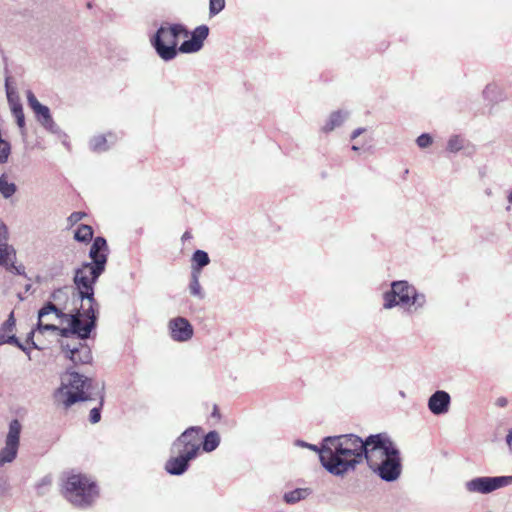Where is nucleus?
Listing matches in <instances>:
<instances>
[{"instance_id":"obj_1","label":"nucleus","mask_w":512,"mask_h":512,"mask_svg":"<svg viewBox=\"0 0 512 512\" xmlns=\"http://www.w3.org/2000/svg\"><path fill=\"white\" fill-rule=\"evenodd\" d=\"M82 341L76 338L61 341L65 358L72 362L73 368L92 361L91 349ZM66 375L67 378L62 380L60 387L53 395L55 404L64 409L70 408L77 402L88 400V390L91 386V379L73 371L72 367H68Z\"/></svg>"},{"instance_id":"obj_2","label":"nucleus","mask_w":512,"mask_h":512,"mask_svg":"<svg viewBox=\"0 0 512 512\" xmlns=\"http://www.w3.org/2000/svg\"><path fill=\"white\" fill-rule=\"evenodd\" d=\"M208 35L207 25H200L190 33L183 24H165L157 30L151 42L162 59L171 60L178 51L195 53L201 50Z\"/></svg>"},{"instance_id":"obj_3","label":"nucleus","mask_w":512,"mask_h":512,"mask_svg":"<svg viewBox=\"0 0 512 512\" xmlns=\"http://www.w3.org/2000/svg\"><path fill=\"white\" fill-rule=\"evenodd\" d=\"M366 439L354 434L325 438L319 456L322 465L334 475H342L364 459Z\"/></svg>"},{"instance_id":"obj_4","label":"nucleus","mask_w":512,"mask_h":512,"mask_svg":"<svg viewBox=\"0 0 512 512\" xmlns=\"http://www.w3.org/2000/svg\"><path fill=\"white\" fill-rule=\"evenodd\" d=\"M85 308L82 305V312L77 310L75 314H66L58 309L54 304L48 303L40 309L38 313L39 322L38 327L45 330H57V326L51 323H44V317L50 313H54L57 318L60 319V323L65 325L60 329V335L64 337V340H71L76 338L77 340H86L89 338L92 329L96 325V310L94 304H87Z\"/></svg>"},{"instance_id":"obj_5","label":"nucleus","mask_w":512,"mask_h":512,"mask_svg":"<svg viewBox=\"0 0 512 512\" xmlns=\"http://www.w3.org/2000/svg\"><path fill=\"white\" fill-rule=\"evenodd\" d=\"M106 251V240L102 237L95 238L89 253L93 263H84L75 272L74 283L78 289L79 297L82 301L86 300L87 304L97 305L94 299L93 285L105 270L107 262Z\"/></svg>"},{"instance_id":"obj_6","label":"nucleus","mask_w":512,"mask_h":512,"mask_svg":"<svg viewBox=\"0 0 512 512\" xmlns=\"http://www.w3.org/2000/svg\"><path fill=\"white\" fill-rule=\"evenodd\" d=\"M203 430L192 426L186 429L172 444V456L165 464V470L171 475L183 474L189 462L196 458L201 448Z\"/></svg>"},{"instance_id":"obj_7","label":"nucleus","mask_w":512,"mask_h":512,"mask_svg":"<svg viewBox=\"0 0 512 512\" xmlns=\"http://www.w3.org/2000/svg\"><path fill=\"white\" fill-rule=\"evenodd\" d=\"M61 494L73 506L87 508L98 498L99 489L92 477L71 471L63 475Z\"/></svg>"},{"instance_id":"obj_8","label":"nucleus","mask_w":512,"mask_h":512,"mask_svg":"<svg viewBox=\"0 0 512 512\" xmlns=\"http://www.w3.org/2000/svg\"><path fill=\"white\" fill-rule=\"evenodd\" d=\"M383 299L385 309H390L396 305L410 306L416 304L422 306L424 303V296L418 295L416 289L406 281L393 282L391 290L384 293Z\"/></svg>"},{"instance_id":"obj_9","label":"nucleus","mask_w":512,"mask_h":512,"mask_svg":"<svg viewBox=\"0 0 512 512\" xmlns=\"http://www.w3.org/2000/svg\"><path fill=\"white\" fill-rule=\"evenodd\" d=\"M365 446L364 459L371 469L379 467V463L392 456V452L398 451L385 433L368 436Z\"/></svg>"},{"instance_id":"obj_10","label":"nucleus","mask_w":512,"mask_h":512,"mask_svg":"<svg viewBox=\"0 0 512 512\" xmlns=\"http://www.w3.org/2000/svg\"><path fill=\"white\" fill-rule=\"evenodd\" d=\"M21 430L22 425L17 419L10 422L9 431L5 439V446L0 450V466L11 463L16 458L20 444Z\"/></svg>"},{"instance_id":"obj_11","label":"nucleus","mask_w":512,"mask_h":512,"mask_svg":"<svg viewBox=\"0 0 512 512\" xmlns=\"http://www.w3.org/2000/svg\"><path fill=\"white\" fill-rule=\"evenodd\" d=\"M8 229L7 226L0 222V265L4 266L7 270L16 274H23L24 267H17L14 264L15 250L12 246L8 245Z\"/></svg>"},{"instance_id":"obj_12","label":"nucleus","mask_w":512,"mask_h":512,"mask_svg":"<svg viewBox=\"0 0 512 512\" xmlns=\"http://www.w3.org/2000/svg\"><path fill=\"white\" fill-rule=\"evenodd\" d=\"M511 480L512 476L479 477L469 481L466 486L470 492L486 494L510 484Z\"/></svg>"},{"instance_id":"obj_13","label":"nucleus","mask_w":512,"mask_h":512,"mask_svg":"<svg viewBox=\"0 0 512 512\" xmlns=\"http://www.w3.org/2000/svg\"><path fill=\"white\" fill-rule=\"evenodd\" d=\"M372 470L378 472L379 476L386 481H393L398 478L401 472L399 451L392 452V456L385 458L379 467Z\"/></svg>"},{"instance_id":"obj_14","label":"nucleus","mask_w":512,"mask_h":512,"mask_svg":"<svg viewBox=\"0 0 512 512\" xmlns=\"http://www.w3.org/2000/svg\"><path fill=\"white\" fill-rule=\"evenodd\" d=\"M169 329L172 339L178 342L188 341L193 336L192 325L183 317L170 320Z\"/></svg>"},{"instance_id":"obj_15","label":"nucleus","mask_w":512,"mask_h":512,"mask_svg":"<svg viewBox=\"0 0 512 512\" xmlns=\"http://www.w3.org/2000/svg\"><path fill=\"white\" fill-rule=\"evenodd\" d=\"M449 404V394L445 391H437L430 397L428 407L432 413L439 415L448 411Z\"/></svg>"},{"instance_id":"obj_16","label":"nucleus","mask_w":512,"mask_h":512,"mask_svg":"<svg viewBox=\"0 0 512 512\" xmlns=\"http://www.w3.org/2000/svg\"><path fill=\"white\" fill-rule=\"evenodd\" d=\"M27 99L29 106L33 109L41 123L45 126L51 124L52 117L50 115L49 108L42 105L32 92L28 93Z\"/></svg>"},{"instance_id":"obj_17","label":"nucleus","mask_w":512,"mask_h":512,"mask_svg":"<svg viewBox=\"0 0 512 512\" xmlns=\"http://www.w3.org/2000/svg\"><path fill=\"white\" fill-rule=\"evenodd\" d=\"M210 262L208 254L203 250H196L192 256V273H201L204 266Z\"/></svg>"},{"instance_id":"obj_18","label":"nucleus","mask_w":512,"mask_h":512,"mask_svg":"<svg viewBox=\"0 0 512 512\" xmlns=\"http://www.w3.org/2000/svg\"><path fill=\"white\" fill-rule=\"evenodd\" d=\"M220 443V436L216 431H210L205 437L203 442L201 441V445L203 450L206 452H211L215 450Z\"/></svg>"},{"instance_id":"obj_19","label":"nucleus","mask_w":512,"mask_h":512,"mask_svg":"<svg viewBox=\"0 0 512 512\" xmlns=\"http://www.w3.org/2000/svg\"><path fill=\"white\" fill-rule=\"evenodd\" d=\"M344 121V115L340 111H336L331 113L328 121L323 126L322 130L324 132H330L334 130L336 127H339Z\"/></svg>"},{"instance_id":"obj_20","label":"nucleus","mask_w":512,"mask_h":512,"mask_svg":"<svg viewBox=\"0 0 512 512\" xmlns=\"http://www.w3.org/2000/svg\"><path fill=\"white\" fill-rule=\"evenodd\" d=\"M74 237L79 242H89L93 238V229L90 225L82 224L77 228Z\"/></svg>"},{"instance_id":"obj_21","label":"nucleus","mask_w":512,"mask_h":512,"mask_svg":"<svg viewBox=\"0 0 512 512\" xmlns=\"http://www.w3.org/2000/svg\"><path fill=\"white\" fill-rule=\"evenodd\" d=\"M16 192V185L12 182H8L5 174L0 177V193L5 198L11 197Z\"/></svg>"},{"instance_id":"obj_22","label":"nucleus","mask_w":512,"mask_h":512,"mask_svg":"<svg viewBox=\"0 0 512 512\" xmlns=\"http://www.w3.org/2000/svg\"><path fill=\"white\" fill-rule=\"evenodd\" d=\"M307 495L306 489H295L284 495V499L287 503H296L301 499H304Z\"/></svg>"},{"instance_id":"obj_23","label":"nucleus","mask_w":512,"mask_h":512,"mask_svg":"<svg viewBox=\"0 0 512 512\" xmlns=\"http://www.w3.org/2000/svg\"><path fill=\"white\" fill-rule=\"evenodd\" d=\"M12 113L16 118L17 125L23 129L25 127V117L22 105L19 102L12 103Z\"/></svg>"},{"instance_id":"obj_24","label":"nucleus","mask_w":512,"mask_h":512,"mask_svg":"<svg viewBox=\"0 0 512 512\" xmlns=\"http://www.w3.org/2000/svg\"><path fill=\"white\" fill-rule=\"evenodd\" d=\"M7 332L8 331H3L2 329L0 330V345L6 344V343L14 344V345L18 346L20 349L24 350L25 348L18 341V339L15 337V335L10 334V333L6 334Z\"/></svg>"},{"instance_id":"obj_25","label":"nucleus","mask_w":512,"mask_h":512,"mask_svg":"<svg viewBox=\"0 0 512 512\" xmlns=\"http://www.w3.org/2000/svg\"><path fill=\"white\" fill-rule=\"evenodd\" d=\"M199 275L198 273H192V279L190 282V293L194 296L202 297L201 293V285L199 283Z\"/></svg>"},{"instance_id":"obj_26","label":"nucleus","mask_w":512,"mask_h":512,"mask_svg":"<svg viewBox=\"0 0 512 512\" xmlns=\"http://www.w3.org/2000/svg\"><path fill=\"white\" fill-rule=\"evenodd\" d=\"M225 7V0H210L209 1V14L215 16L220 13Z\"/></svg>"},{"instance_id":"obj_27","label":"nucleus","mask_w":512,"mask_h":512,"mask_svg":"<svg viewBox=\"0 0 512 512\" xmlns=\"http://www.w3.org/2000/svg\"><path fill=\"white\" fill-rule=\"evenodd\" d=\"M462 148V140L458 136H453L449 139L447 149L450 152H457Z\"/></svg>"},{"instance_id":"obj_28","label":"nucleus","mask_w":512,"mask_h":512,"mask_svg":"<svg viewBox=\"0 0 512 512\" xmlns=\"http://www.w3.org/2000/svg\"><path fill=\"white\" fill-rule=\"evenodd\" d=\"M416 143L420 148H427L433 143V139L429 134L424 133V134H421L416 139Z\"/></svg>"},{"instance_id":"obj_29","label":"nucleus","mask_w":512,"mask_h":512,"mask_svg":"<svg viewBox=\"0 0 512 512\" xmlns=\"http://www.w3.org/2000/svg\"><path fill=\"white\" fill-rule=\"evenodd\" d=\"M86 216V213L85 212H80V211H77V212H73L69 217H68V223L73 226L75 225L76 223H78L80 220H82L84 217Z\"/></svg>"},{"instance_id":"obj_30","label":"nucleus","mask_w":512,"mask_h":512,"mask_svg":"<svg viewBox=\"0 0 512 512\" xmlns=\"http://www.w3.org/2000/svg\"><path fill=\"white\" fill-rule=\"evenodd\" d=\"M15 326V319L13 317V313L10 314L9 319L5 322L3 327L1 328L3 331H8V333H12L13 327Z\"/></svg>"},{"instance_id":"obj_31","label":"nucleus","mask_w":512,"mask_h":512,"mask_svg":"<svg viewBox=\"0 0 512 512\" xmlns=\"http://www.w3.org/2000/svg\"><path fill=\"white\" fill-rule=\"evenodd\" d=\"M101 414H100V408H93L90 411L89 420L92 424H95L100 421Z\"/></svg>"},{"instance_id":"obj_32","label":"nucleus","mask_w":512,"mask_h":512,"mask_svg":"<svg viewBox=\"0 0 512 512\" xmlns=\"http://www.w3.org/2000/svg\"><path fill=\"white\" fill-rule=\"evenodd\" d=\"M211 416L216 419L217 421H220L221 419V413H220V410H219V407L217 404H214L213 405V409H212V413H211Z\"/></svg>"},{"instance_id":"obj_33","label":"nucleus","mask_w":512,"mask_h":512,"mask_svg":"<svg viewBox=\"0 0 512 512\" xmlns=\"http://www.w3.org/2000/svg\"><path fill=\"white\" fill-rule=\"evenodd\" d=\"M495 404L501 408L506 407L508 404V399L506 397H499L497 398Z\"/></svg>"},{"instance_id":"obj_34","label":"nucleus","mask_w":512,"mask_h":512,"mask_svg":"<svg viewBox=\"0 0 512 512\" xmlns=\"http://www.w3.org/2000/svg\"><path fill=\"white\" fill-rule=\"evenodd\" d=\"M52 483V480L50 478H44L42 482L38 485V488H42L44 486H50Z\"/></svg>"},{"instance_id":"obj_35","label":"nucleus","mask_w":512,"mask_h":512,"mask_svg":"<svg viewBox=\"0 0 512 512\" xmlns=\"http://www.w3.org/2000/svg\"><path fill=\"white\" fill-rule=\"evenodd\" d=\"M106 140L104 138H99L97 143L95 144V149H99L101 144H105Z\"/></svg>"},{"instance_id":"obj_36","label":"nucleus","mask_w":512,"mask_h":512,"mask_svg":"<svg viewBox=\"0 0 512 512\" xmlns=\"http://www.w3.org/2000/svg\"><path fill=\"white\" fill-rule=\"evenodd\" d=\"M362 133V129H356L355 131H353L352 135H351V138L352 139H355L356 137H358L360 134Z\"/></svg>"},{"instance_id":"obj_37","label":"nucleus","mask_w":512,"mask_h":512,"mask_svg":"<svg viewBox=\"0 0 512 512\" xmlns=\"http://www.w3.org/2000/svg\"><path fill=\"white\" fill-rule=\"evenodd\" d=\"M192 237L191 233L189 231H186L184 232V234L182 235V240L183 241H186L188 239H190Z\"/></svg>"},{"instance_id":"obj_38","label":"nucleus","mask_w":512,"mask_h":512,"mask_svg":"<svg viewBox=\"0 0 512 512\" xmlns=\"http://www.w3.org/2000/svg\"><path fill=\"white\" fill-rule=\"evenodd\" d=\"M507 443L512 448V431L507 435Z\"/></svg>"},{"instance_id":"obj_39","label":"nucleus","mask_w":512,"mask_h":512,"mask_svg":"<svg viewBox=\"0 0 512 512\" xmlns=\"http://www.w3.org/2000/svg\"><path fill=\"white\" fill-rule=\"evenodd\" d=\"M512 482V480L510 481V483Z\"/></svg>"}]
</instances>
